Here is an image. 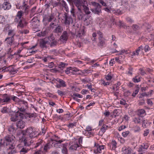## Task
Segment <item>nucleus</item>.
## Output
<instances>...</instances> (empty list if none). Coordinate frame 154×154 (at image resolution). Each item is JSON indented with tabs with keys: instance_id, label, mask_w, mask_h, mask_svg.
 <instances>
[{
	"instance_id": "nucleus-14",
	"label": "nucleus",
	"mask_w": 154,
	"mask_h": 154,
	"mask_svg": "<svg viewBox=\"0 0 154 154\" xmlns=\"http://www.w3.org/2000/svg\"><path fill=\"white\" fill-rule=\"evenodd\" d=\"M17 147L19 149V152L20 154H25L29 150V149L22 146L21 144H19Z\"/></svg>"
},
{
	"instance_id": "nucleus-35",
	"label": "nucleus",
	"mask_w": 154,
	"mask_h": 154,
	"mask_svg": "<svg viewBox=\"0 0 154 154\" xmlns=\"http://www.w3.org/2000/svg\"><path fill=\"white\" fill-rule=\"evenodd\" d=\"M23 18H22L20 20H17V21H14L15 22L19 23L18 26H20V27H22L23 26Z\"/></svg>"
},
{
	"instance_id": "nucleus-19",
	"label": "nucleus",
	"mask_w": 154,
	"mask_h": 154,
	"mask_svg": "<svg viewBox=\"0 0 154 154\" xmlns=\"http://www.w3.org/2000/svg\"><path fill=\"white\" fill-rule=\"evenodd\" d=\"M16 128L14 127V124H12L9 126L8 127V131L11 134H14L16 131Z\"/></svg>"
},
{
	"instance_id": "nucleus-17",
	"label": "nucleus",
	"mask_w": 154,
	"mask_h": 154,
	"mask_svg": "<svg viewBox=\"0 0 154 154\" xmlns=\"http://www.w3.org/2000/svg\"><path fill=\"white\" fill-rule=\"evenodd\" d=\"M5 70L6 71H8L11 74H14L17 73L18 70L14 69L13 66H11L6 68Z\"/></svg>"
},
{
	"instance_id": "nucleus-54",
	"label": "nucleus",
	"mask_w": 154,
	"mask_h": 154,
	"mask_svg": "<svg viewBox=\"0 0 154 154\" xmlns=\"http://www.w3.org/2000/svg\"><path fill=\"white\" fill-rule=\"evenodd\" d=\"M128 72L127 74H130L131 75L132 74V72L133 70V68L130 67L128 69Z\"/></svg>"
},
{
	"instance_id": "nucleus-21",
	"label": "nucleus",
	"mask_w": 154,
	"mask_h": 154,
	"mask_svg": "<svg viewBox=\"0 0 154 154\" xmlns=\"http://www.w3.org/2000/svg\"><path fill=\"white\" fill-rule=\"evenodd\" d=\"M26 126V123L25 122L20 120L17 123V126L19 128L22 129L23 128Z\"/></svg>"
},
{
	"instance_id": "nucleus-55",
	"label": "nucleus",
	"mask_w": 154,
	"mask_h": 154,
	"mask_svg": "<svg viewBox=\"0 0 154 154\" xmlns=\"http://www.w3.org/2000/svg\"><path fill=\"white\" fill-rule=\"evenodd\" d=\"M48 33V32L47 30H45L41 32L42 36H46Z\"/></svg>"
},
{
	"instance_id": "nucleus-44",
	"label": "nucleus",
	"mask_w": 154,
	"mask_h": 154,
	"mask_svg": "<svg viewBox=\"0 0 154 154\" xmlns=\"http://www.w3.org/2000/svg\"><path fill=\"white\" fill-rule=\"evenodd\" d=\"M145 111L144 109H141L139 110L138 111V115L139 116V117H142V115L144 114L145 113Z\"/></svg>"
},
{
	"instance_id": "nucleus-11",
	"label": "nucleus",
	"mask_w": 154,
	"mask_h": 154,
	"mask_svg": "<svg viewBox=\"0 0 154 154\" xmlns=\"http://www.w3.org/2000/svg\"><path fill=\"white\" fill-rule=\"evenodd\" d=\"M63 17L64 19V23L66 25H69L72 22L73 20L72 17L67 13H65Z\"/></svg>"
},
{
	"instance_id": "nucleus-32",
	"label": "nucleus",
	"mask_w": 154,
	"mask_h": 154,
	"mask_svg": "<svg viewBox=\"0 0 154 154\" xmlns=\"http://www.w3.org/2000/svg\"><path fill=\"white\" fill-rule=\"evenodd\" d=\"M43 141L42 140L39 139L38 142L36 143V145L35 146V147L36 148L40 146V148L43 146Z\"/></svg>"
},
{
	"instance_id": "nucleus-38",
	"label": "nucleus",
	"mask_w": 154,
	"mask_h": 154,
	"mask_svg": "<svg viewBox=\"0 0 154 154\" xmlns=\"http://www.w3.org/2000/svg\"><path fill=\"white\" fill-rule=\"evenodd\" d=\"M76 122H74L72 123H70L69 124V125H68V127L69 128H73L75 127L76 126Z\"/></svg>"
},
{
	"instance_id": "nucleus-20",
	"label": "nucleus",
	"mask_w": 154,
	"mask_h": 154,
	"mask_svg": "<svg viewBox=\"0 0 154 154\" xmlns=\"http://www.w3.org/2000/svg\"><path fill=\"white\" fill-rule=\"evenodd\" d=\"M60 5L64 8L66 12L69 11V8L66 2L63 0L60 2Z\"/></svg>"
},
{
	"instance_id": "nucleus-59",
	"label": "nucleus",
	"mask_w": 154,
	"mask_h": 154,
	"mask_svg": "<svg viewBox=\"0 0 154 154\" xmlns=\"http://www.w3.org/2000/svg\"><path fill=\"white\" fill-rule=\"evenodd\" d=\"M97 33L98 35H99V39L100 38H103V35L102 33L100 31H97Z\"/></svg>"
},
{
	"instance_id": "nucleus-8",
	"label": "nucleus",
	"mask_w": 154,
	"mask_h": 154,
	"mask_svg": "<svg viewBox=\"0 0 154 154\" xmlns=\"http://www.w3.org/2000/svg\"><path fill=\"white\" fill-rule=\"evenodd\" d=\"M55 137L57 138L54 140L55 142L52 143V145L56 148H61L63 145V144H61V143L63 142V141L62 140H59L58 139H59V138L57 136H55Z\"/></svg>"
},
{
	"instance_id": "nucleus-4",
	"label": "nucleus",
	"mask_w": 154,
	"mask_h": 154,
	"mask_svg": "<svg viewBox=\"0 0 154 154\" xmlns=\"http://www.w3.org/2000/svg\"><path fill=\"white\" fill-rule=\"evenodd\" d=\"M51 145L49 143H47L45 144H43V146L40 148L38 151L35 152V154H40L42 152L43 154L47 153L48 150L51 148Z\"/></svg>"
},
{
	"instance_id": "nucleus-28",
	"label": "nucleus",
	"mask_w": 154,
	"mask_h": 154,
	"mask_svg": "<svg viewBox=\"0 0 154 154\" xmlns=\"http://www.w3.org/2000/svg\"><path fill=\"white\" fill-rule=\"evenodd\" d=\"M99 46L100 47L105 46L106 45L105 40L103 38H99Z\"/></svg>"
},
{
	"instance_id": "nucleus-60",
	"label": "nucleus",
	"mask_w": 154,
	"mask_h": 154,
	"mask_svg": "<svg viewBox=\"0 0 154 154\" xmlns=\"http://www.w3.org/2000/svg\"><path fill=\"white\" fill-rule=\"evenodd\" d=\"M5 21V18L3 16L0 15V23H3Z\"/></svg>"
},
{
	"instance_id": "nucleus-25",
	"label": "nucleus",
	"mask_w": 154,
	"mask_h": 154,
	"mask_svg": "<svg viewBox=\"0 0 154 154\" xmlns=\"http://www.w3.org/2000/svg\"><path fill=\"white\" fill-rule=\"evenodd\" d=\"M117 143L115 140H112L109 144L110 148L112 150H114L116 148Z\"/></svg>"
},
{
	"instance_id": "nucleus-30",
	"label": "nucleus",
	"mask_w": 154,
	"mask_h": 154,
	"mask_svg": "<svg viewBox=\"0 0 154 154\" xmlns=\"http://www.w3.org/2000/svg\"><path fill=\"white\" fill-rule=\"evenodd\" d=\"M23 14V13L21 11H18L17 12L16 16V17L14 21H17V20H20V19H21L22 18H23V17H22V16Z\"/></svg>"
},
{
	"instance_id": "nucleus-48",
	"label": "nucleus",
	"mask_w": 154,
	"mask_h": 154,
	"mask_svg": "<svg viewBox=\"0 0 154 154\" xmlns=\"http://www.w3.org/2000/svg\"><path fill=\"white\" fill-rule=\"evenodd\" d=\"M147 120L146 119L143 120L142 121V126L144 128H146V125L147 124Z\"/></svg>"
},
{
	"instance_id": "nucleus-45",
	"label": "nucleus",
	"mask_w": 154,
	"mask_h": 154,
	"mask_svg": "<svg viewBox=\"0 0 154 154\" xmlns=\"http://www.w3.org/2000/svg\"><path fill=\"white\" fill-rule=\"evenodd\" d=\"M15 34L14 30H10L8 31V35H9L12 36L14 37V35Z\"/></svg>"
},
{
	"instance_id": "nucleus-29",
	"label": "nucleus",
	"mask_w": 154,
	"mask_h": 154,
	"mask_svg": "<svg viewBox=\"0 0 154 154\" xmlns=\"http://www.w3.org/2000/svg\"><path fill=\"white\" fill-rule=\"evenodd\" d=\"M122 152L123 154H130L131 151L126 146L123 147L122 149Z\"/></svg>"
},
{
	"instance_id": "nucleus-6",
	"label": "nucleus",
	"mask_w": 154,
	"mask_h": 154,
	"mask_svg": "<svg viewBox=\"0 0 154 154\" xmlns=\"http://www.w3.org/2000/svg\"><path fill=\"white\" fill-rule=\"evenodd\" d=\"M92 5L93 8H91L90 10L94 14L99 15L101 13V6L98 3L95 2H92Z\"/></svg>"
},
{
	"instance_id": "nucleus-2",
	"label": "nucleus",
	"mask_w": 154,
	"mask_h": 154,
	"mask_svg": "<svg viewBox=\"0 0 154 154\" xmlns=\"http://www.w3.org/2000/svg\"><path fill=\"white\" fill-rule=\"evenodd\" d=\"M38 136V132L32 127H29L23 131L22 138L25 146H29L34 142L33 139Z\"/></svg>"
},
{
	"instance_id": "nucleus-56",
	"label": "nucleus",
	"mask_w": 154,
	"mask_h": 154,
	"mask_svg": "<svg viewBox=\"0 0 154 154\" xmlns=\"http://www.w3.org/2000/svg\"><path fill=\"white\" fill-rule=\"evenodd\" d=\"M126 20L128 22L131 23L134 22V20H133L131 18L128 17L126 18Z\"/></svg>"
},
{
	"instance_id": "nucleus-13",
	"label": "nucleus",
	"mask_w": 154,
	"mask_h": 154,
	"mask_svg": "<svg viewBox=\"0 0 154 154\" xmlns=\"http://www.w3.org/2000/svg\"><path fill=\"white\" fill-rule=\"evenodd\" d=\"M80 147V145H79L77 143H72L70 144L69 149L70 150L72 151L79 150Z\"/></svg>"
},
{
	"instance_id": "nucleus-5",
	"label": "nucleus",
	"mask_w": 154,
	"mask_h": 154,
	"mask_svg": "<svg viewBox=\"0 0 154 154\" xmlns=\"http://www.w3.org/2000/svg\"><path fill=\"white\" fill-rule=\"evenodd\" d=\"M60 14L58 12H51L45 17V20L48 22H55L57 20V18L59 17Z\"/></svg>"
},
{
	"instance_id": "nucleus-63",
	"label": "nucleus",
	"mask_w": 154,
	"mask_h": 154,
	"mask_svg": "<svg viewBox=\"0 0 154 154\" xmlns=\"http://www.w3.org/2000/svg\"><path fill=\"white\" fill-rule=\"evenodd\" d=\"M121 83L120 82H118L115 85L116 87V91H117L119 89V86H120L121 85Z\"/></svg>"
},
{
	"instance_id": "nucleus-42",
	"label": "nucleus",
	"mask_w": 154,
	"mask_h": 154,
	"mask_svg": "<svg viewBox=\"0 0 154 154\" xmlns=\"http://www.w3.org/2000/svg\"><path fill=\"white\" fill-rule=\"evenodd\" d=\"M108 127V126H107L103 125L100 129L101 131L103 133H104L107 129Z\"/></svg>"
},
{
	"instance_id": "nucleus-41",
	"label": "nucleus",
	"mask_w": 154,
	"mask_h": 154,
	"mask_svg": "<svg viewBox=\"0 0 154 154\" xmlns=\"http://www.w3.org/2000/svg\"><path fill=\"white\" fill-rule=\"evenodd\" d=\"M132 29L135 31L138 30L140 29V27L139 26L136 24H133L132 26Z\"/></svg>"
},
{
	"instance_id": "nucleus-16",
	"label": "nucleus",
	"mask_w": 154,
	"mask_h": 154,
	"mask_svg": "<svg viewBox=\"0 0 154 154\" xmlns=\"http://www.w3.org/2000/svg\"><path fill=\"white\" fill-rule=\"evenodd\" d=\"M63 30V27L60 25H58L53 30V33H56L57 35H60L61 33Z\"/></svg>"
},
{
	"instance_id": "nucleus-33",
	"label": "nucleus",
	"mask_w": 154,
	"mask_h": 154,
	"mask_svg": "<svg viewBox=\"0 0 154 154\" xmlns=\"http://www.w3.org/2000/svg\"><path fill=\"white\" fill-rule=\"evenodd\" d=\"M132 80L135 83H138L140 81V77L138 75L136 76Z\"/></svg>"
},
{
	"instance_id": "nucleus-39",
	"label": "nucleus",
	"mask_w": 154,
	"mask_h": 154,
	"mask_svg": "<svg viewBox=\"0 0 154 154\" xmlns=\"http://www.w3.org/2000/svg\"><path fill=\"white\" fill-rule=\"evenodd\" d=\"M51 5L53 6V8H54L60 5V2H51Z\"/></svg>"
},
{
	"instance_id": "nucleus-31",
	"label": "nucleus",
	"mask_w": 154,
	"mask_h": 154,
	"mask_svg": "<svg viewBox=\"0 0 154 154\" xmlns=\"http://www.w3.org/2000/svg\"><path fill=\"white\" fill-rule=\"evenodd\" d=\"M82 8L86 14H89L91 13L89 8L85 5V4L82 7Z\"/></svg>"
},
{
	"instance_id": "nucleus-12",
	"label": "nucleus",
	"mask_w": 154,
	"mask_h": 154,
	"mask_svg": "<svg viewBox=\"0 0 154 154\" xmlns=\"http://www.w3.org/2000/svg\"><path fill=\"white\" fill-rule=\"evenodd\" d=\"M49 44H50V46L51 47L56 46L57 44V41L55 40L53 36V34H51L49 36Z\"/></svg>"
},
{
	"instance_id": "nucleus-50",
	"label": "nucleus",
	"mask_w": 154,
	"mask_h": 154,
	"mask_svg": "<svg viewBox=\"0 0 154 154\" xmlns=\"http://www.w3.org/2000/svg\"><path fill=\"white\" fill-rule=\"evenodd\" d=\"M21 103L23 104L25 106V108H26V109L28 108V104L27 102L24 100H21Z\"/></svg>"
},
{
	"instance_id": "nucleus-49",
	"label": "nucleus",
	"mask_w": 154,
	"mask_h": 154,
	"mask_svg": "<svg viewBox=\"0 0 154 154\" xmlns=\"http://www.w3.org/2000/svg\"><path fill=\"white\" fill-rule=\"evenodd\" d=\"M71 67H69L67 68L65 70V72L67 74H69L70 72H71Z\"/></svg>"
},
{
	"instance_id": "nucleus-51",
	"label": "nucleus",
	"mask_w": 154,
	"mask_h": 154,
	"mask_svg": "<svg viewBox=\"0 0 154 154\" xmlns=\"http://www.w3.org/2000/svg\"><path fill=\"white\" fill-rule=\"evenodd\" d=\"M57 93L60 96H62L65 95V92H63V91L59 90H57Z\"/></svg>"
},
{
	"instance_id": "nucleus-1",
	"label": "nucleus",
	"mask_w": 154,
	"mask_h": 154,
	"mask_svg": "<svg viewBox=\"0 0 154 154\" xmlns=\"http://www.w3.org/2000/svg\"><path fill=\"white\" fill-rule=\"evenodd\" d=\"M15 137L12 134L7 135L3 140H0L1 146H4L7 149L8 154H14L17 152Z\"/></svg>"
},
{
	"instance_id": "nucleus-58",
	"label": "nucleus",
	"mask_w": 154,
	"mask_h": 154,
	"mask_svg": "<svg viewBox=\"0 0 154 154\" xmlns=\"http://www.w3.org/2000/svg\"><path fill=\"white\" fill-rule=\"evenodd\" d=\"M122 4L123 5H127L128 4V1L126 0H121Z\"/></svg>"
},
{
	"instance_id": "nucleus-61",
	"label": "nucleus",
	"mask_w": 154,
	"mask_h": 154,
	"mask_svg": "<svg viewBox=\"0 0 154 154\" xmlns=\"http://www.w3.org/2000/svg\"><path fill=\"white\" fill-rule=\"evenodd\" d=\"M7 107H4L1 111V112L3 113H6L7 112Z\"/></svg>"
},
{
	"instance_id": "nucleus-7",
	"label": "nucleus",
	"mask_w": 154,
	"mask_h": 154,
	"mask_svg": "<svg viewBox=\"0 0 154 154\" xmlns=\"http://www.w3.org/2000/svg\"><path fill=\"white\" fill-rule=\"evenodd\" d=\"M2 98H0V103H9L11 100V95L7 94H3Z\"/></svg>"
},
{
	"instance_id": "nucleus-26",
	"label": "nucleus",
	"mask_w": 154,
	"mask_h": 154,
	"mask_svg": "<svg viewBox=\"0 0 154 154\" xmlns=\"http://www.w3.org/2000/svg\"><path fill=\"white\" fill-rule=\"evenodd\" d=\"M77 18L79 20H82L85 14L82 12L81 10H78L76 13Z\"/></svg>"
},
{
	"instance_id": "nucleus-47",
	"label": "nucleus",
	"mask_w": 154,
	"mask_h": 154,
	"mask_svg": "<svg viewBox=\"0 0 154 154\" xmlns=\"http://www.w3.org/2000/svg\"><path fill=\"white\" fill-rule=\"evenodd\" d=\"M26 108H25L23 106H21L20 108H18L19 112L20 111L22 112H25L26 110Z\"/></svg>"
},
{
	"instance_id": "nucleus-62",
	"label": "nucleus",
	"mask_w": 154,
	"mask_h": 154,
	"mask_svg": "<svg viewBox=\"0 0 154 154\" xmlns=\"http://www.w3.org/2000/svg\"><path fill=\"white\" fill-rule=\"evenodd\" d=\"M147 104L150 106H152L153 104L152 101L150 99H147Z\"/></svg>"
},
{
	"instance_id": "nucleus-10",
	"label": "nucleus",
	"mask_w": 154,
	"mask_h": 154,
	"mask_svg": "<svg viewBox=\"0 0 154 154\" xmlns=\"http://www.w3.org/2000/svg\"><path fill=\"white\" fill-rule=\"evenodd\" d=\"M49 36L45 37L44 38L41 39L40 41V46L42 48H46V44H49Z\"/></svg>"
},
{
	"instance_id": "nucleus-46",
	"label": "nucleus",
	"mask_w": 154,
	"mask_h": 154,
	"mask_svg": "<svg viewBox=\"0 0 154 154\" xmlns=\"http://www.w3.org/2000/svg\"><path fill=\"white\" fill-rule=\"evenodd\" d=\"M108 0H100L99 2L102 4V5L105 7L107 6L106 4V1Z\"/></svg>"
},
{
	"instance_id": "nucleus-43",
	"label": "nucleus",
	"mask_w": 154,
	"mask_h": 154,
	"mask_svg": "<svg viewBox=\"0 0 154 154\" xmlns=\"http://www.w3.org/2000/svg\"><path fill=\"white\" fill-rule=\"evenodd\" d=\"M141 119L140 118V117H139L138 118H135L133 119V121L136 124H139L140 122V120Z\"/></svg>"
},
{
	"instance_id": "nucleus-36",
	"label": "nucleus",
	"mask_w": 154,
	"mask_h": 154,
	"mask_svg": "<svg viewBox=\"0 0 154 154\" xmlns=\"http://www.w3.org/2000/svg\"><path fill=\"white\" fill-rule=\"evenodd\" d=\"M71 117V114L67 113L65 114L64 116L63 119H64L66 121L69 120Z\"/></svg>"
},
{
	"instance_id": "nucleus-24",
	"label": "nucleus",
	"mask_w": 154,
	"mask_h": 154,
	"mask_svg": "<svg viewBox=\"0 0 154 154\" xmlns=\"http://www.w3.org/2000/svg\"><path fill=\"white\" fill-rule=\"evenodd\" d=\"M11 7V4L7 2H4L2 5V8L4 10H8Z\"/></svg>"
},
{
	"instance_id": "nucleus-40",
	"label": "nucleus",
	"mask_w": 154,
	"mask_h": 154,
	"mask_svg": "<svg viewBox=\"0 0 154 154\" xmlns=\"http://www.w3.org/2000/svg\"><path fill=\"white\" fill-rule=\"evenodd\" d=\"M61 152L63 154H68V150L67 148L64 146L62 149Z\"/></svg>"
},
{
	"instance_id": "nucleus-27",
	"label": "nucleus",
	"mask_w": 154,
	"mask_h": 154,
	"mask_svg": "<svg viewBox=\"0 0 154 154\" xmlns=\"http://www.w3.org/2000/svg\"><path fill=\"white\" fill-rule=\"evenodd\" d=\"M56 80L57 82H59L62 88L66 87V83L62 79L57 78L56 79Z\"/></svg>"
},
{
	"instance_id": "nucleus-22",
	"label": "nucleus",
	"mask_w": 154,
	"mask_h": 154,
	"mask_svg": "<svg viewBox=\"0 0 154 154\" xmlns=\"http://www.w3.org/2000/svg\"><path fill=\"white\" fill-rule=\"evenodd\" d=\"M149 145L148 143H143V145H140L139 148V152H143L144 151L145 149H146L149 147Z\"/></svg>"
},
{
	"instance_id": "nucleus-53",
	"label": "nucleus",
	"mask_w": 154,
	"mask_h": 154,
	"mask_svg": "<svg viewBox=\"0 0 154 154\" xmlns=\"http://www.w3.org/2000/svg\"><path fill=\"white\" fill-rule=\"evenodd\" d=\"M88 70L85 69L84 70H83L82 71H81V72H82L81 73H79V74L81 75H83L85 73H88Z\"/></svg>"
},
{
	"instance_id": "nucleus-23",
	"label": "nucleus",
	"mask_w": 154,
	"mask_h": 154,
	"mask_svg": "<svg viewBox=\"0 0 154 154\" xmlns=\"http://www.w3.org/2000/svg\"><path fill=\"white\" fill-rule=\"evenodd\" d=\"M18 111H17L11 115V120L12 121L15 122L18 120Z\"/></svg>"
},
{
	"instance_id": "nucleus-18",
	"label": "nucleus",
	"mask_w": 154,
	"mask_h": 154,
	"mask_svg": "<svg viewBox=\"0 0 154 154\" xmlns=\"http://www.w3.org/2000/svg\"><path fill=\"white\" fill-rule=\"evenodd\" d=\"M68 35L66 31H64L62 33L60 37V40L63 42L66 41L68 38Z\"/></svg>"
},
{
	"instance_id": "nucleus-9",
	"label": "nucleus",
	"mask_w": 154,
	"mask_h": 154,
	"mask_svg": "<svg viewBox=\"0 0 154 154\" xmlns=\"http://www.w3.org/2000/svg\"><path fill=\"white\" fill-rule=\"evenodd\" d=\"M29 8V6L27 5V2L23 1L22 5L19 8L21 9L26 15L28 14Z\"/></svg>"
},
{
	"instance_id": "nucleus-64",
	"label": "nucleus",
	"mask_w": 154,
	"mask_h": 154,
	"mask_svg": "<svg viewBox=\"0 0 154 154\" xmlns=\"http://www.w3.org/2000/svg\"><path fill=\"white\" fill-rule=\"evenodd\" d=\"M50 52L54 54H57L58 51L56 49H52L50 51Z\"/></svg>"
},
{
	"instance_id": "nucleus-57",
	"label": "nucleus",
	"mask_w": 154,
	"mask_h": 154,
	"mask_svg": "<svg viewBox=\"0 0 154 154\" xmlns=\"http://www.w3.org/2000/svg\"><path fill=\"white\" fill-rule=\"evenodd\" d=\"M129 131H127L125 132H124L122 133V136L124 137H126L129 134Z\"/></svg>"
},
{
	"instance_id": "nucleus-3",
	"label": "nucleus",
	"mask_w": 154,
	"mask_h": 154,
	"mask_svg": "<svg viewBox=\"0 0 154 154\" xmlns=\"http://www.w3.org/2000/svg\"><path fill=\"white\" fill-rule=\"evenodd\" d=\"M70 4L75 5L78 10L82 9V7L85 4V0H67Z\"/></svg>"
},
{
	"instance_id": "nucleus-15",
	"label": "nucleus",
	"mask_w": 154,
	"mask_h": 154,
	"mask_svg": "<svg viewBox=\"0 0 154 154\" xmlns=\"http://www.w3.org/2000/svg\"><path fill=\"white\" fill-rule=\"evenodd\" d=\"M5 41H7V43L8 46L13 45L15 46V42L14 41V38L13 36L11 37H8L6 38Z\"/></svg>"
},
{
	"instance_id": "nucleus-37",
	"label": "nucleus",
	"mask_w": 154,
	"mask_h": 154,
	"mask_svg": "<svg viewBox=\"0 0 154 154\" xmlns=\"http://www.w3.org/2000/svg\"><path fill=\"white\" fill-rule=\"evenodd\" d=\"M104 146L103 145H101L99 146L98 147H97V148L96 150V151L97 153H100L101 152L102 150L104 149Z\"/></svg>"
},
{
	"instance_id": "nucleus-34",
	"label": "nucleus",
	"mask_w": 154,
	"mask_h": 154,
	"mask_svg": "<svg viewBox=\"0 0 154 154\" xmlns=\"http://www.w3.org/2000/svg\"><path fill=\"white\" fill-rule=\"evenodd\" d=\"M67 64L61 62L59 65L58 67L61 70H63L64 68L66 67V66H67Z\"/></svg>"
},
{
	"instance_id": "nucleus-52",
	"label": "nucleus",
	"mask_w": 154,
	"mask_h": 154,
	"mask_svg": "<svg viewBox=\"0 0 154 154\" xmlns=\"http://www.w3.org/2000/svg\"><path fill=\"white\" fill-rule=\"evenodd\" d=\"M71 97H77L81 98L82 97V95H80V94L75 93V94H73V95H72L71 96Z\"/></svg>"
}]
</instances>
